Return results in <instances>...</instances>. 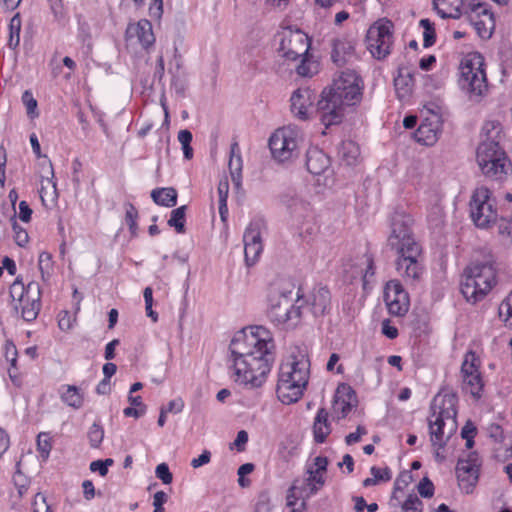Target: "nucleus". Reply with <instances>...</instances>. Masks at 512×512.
<instances>
[{"mask_svg":"<svg viewBox=\"0 0 512 512\" xmlns=\"http://www.w3.org/2000/svg\"><path fill=\"white\" fill-rule=\"evenodd\" d=\"M104 438V429L98 423H93L88 431V439L92 448H98Z\"/></svg>","mask_w":512,"mask_h":512,"instance_id":"nucleus-45","label":"nucleus"},{"mask_svg":"<svg viewBox=\"0 0 512 512\" xmlns=\"http://www.w3.org/2000/svg\"><path fill=\"white\" fill-rule=\"evenodd\" d=\"M32 512H54V510L48 504L46 496L42 493H37L33 498Z\"/></svg>","mask_w":512,"mask_h":512,"instance_id":"nucleus-50","label":"nucleus"},{"mask_svg":"<svg viewBox=\"0 0 512 512\" xmlns=\"http://www.w3.org/2000/svg\"><path fill=\"white\" fill-rule=\"evenodd\" d=\"M328 412L321 408L318 410L313 423L314 440L317 443H324L327 436L331 433V426L328 421Z\"/></svg>","mask_w":512,"mask_h":512,"instance_id":"nucleus-29","label":"nucleus"},{"mask_svg":"<svg viewBox=\"0 0 512 512\" xmlns=\"http://www.w3.org/2000/svg\"><path fill=\"white\" fill-rule=\"evenodd\" d=\"M316 100V93L308 88H299L291 96V111L300 120L309 119V109Z\"/></svg>","mask_w":512,"mask_h":512,"instance_id":"nucleus-20","label":"nucleus"},{"mask_svg":"<svg viewBox=\"0 0 512 512\" xmlns=\"http://www.w3.org/2000/svg\"><path fill=\"white\" fill-rule=\"evenodd\" d=\"M499 316L508 325L512 326V294H510L499 306Z\"/></svg>","mask_w":512,"mask_h":512,"instance_id":"nucleus-51","label":"nucleus"},{"mask_svg":"<svg viewBox=\"0 0 512 512\" xmlns=\"http://www.w3.org/2000/svg\"><path fill=\"white\" fill-rule=\"evenodd\" d=\"M440 133V118L437 115H434L433 119L426 118L425 120H423V122L416 130L415 138L417 142L430 146L437 141Z\"/></svg>","mask_w":512,"mask_h":512,"instance_id":"nucleus-21","label":"nucleus"},{"mask_svg":"<svg viewBox=\"0 0 512 512\" xmlns=\"http://www.w3.org/2000/svg\"><path fill=\"white\" fill-rule=\"evenodd\" d=\"M331 309V293L327 287H315L309 294L307 299H304V317L307 312H311L313 317L324 316L329 313Z\"/></svg>","mask_w":512,"mask_h":512,"instance_id":"nucleus-19","label":"nucleus"},{"mask_svg":"<svg viewBox=\"0 0 512 512\" xmlns=\"http://www.w3.org/2000/svg\"><path fill=\"white\" fill-rule=\"evenodd\" d=\"M338 156L347 166H353L360 156L359 146L351 140L342 141L338 148Z\"/></svg>","mask_w":512,"mask_h":512,"instance_id":"nucleus-32","label":"nucleus"},{"mask_svg":"<svg viewBox=\"0 0 512 512\" xmlns=\"http://www.w3.org/2000/svg\"><path fill=\"white\" fill-rule=\"evenodd\" d=\"M304 498L305 489L300 486V480H295L287 494V506L292 508V512H303L306 507Z\"/></svg>","mask_w":512,"mask_h":512,"instance_id":"nucleus-30","label":"nucleus"},{"mask_svg":"<svg viewBox=\"0 0 512 512\" xmlns=\"http://www.w3.org/2000/svg\"><path fill=\"white\" fill-rule=\"evenodd\" d=\"M280 39L279 53L288 61H297L310 49L309 37L299 29L283 28L278 33Z\"/></svg>","mask_w":512,"mask_h":512,"instance_id":"nucleus-13","label":"nucleus"},{"mask_svg":"<svg viewBox=\"0 0 512 512\" xmlns=\"http://www.w3.org/2000/svg\"><path fill=\"white\" fill-rule=\"evenodd\" d=\"M58 326L63 331H67L72 327V320L67 311H62L59 314Z\"/></svg>","mask_w":512,"mask_h":512,"instance_id":"nucleus-64","label":"nucleus"},{"mask_svg":"<svg viewBox=\"0 0 512 512\" xmlns=\"http://www.w3.org/2000/svg\"><path fill=\"white\" fill-rule=\"evenodd\" d=\"M114 464V460L107 458L105 460H96L90 463V470L92 472H98L102 477L108 473V467Z\"/></svg>","mask_w":512,"mask_h":512,"instance_id":"nucleus-52","label":"nucleus"},{"mask_svg":"<svg viewBox=\"0 0 512 512\" xmlns=\"http://www.w3.org/2000/svg\"><path fill=\"white\" fill-rule=\"evenodd\" d=\"M384 301L389 313L394 316H402L408 311V294L398 280L387 282L384 290Z\"/></svg>","mask_w":512,"mask_h":512,"instance_id":"nucleus-17","label":"nucleus"},{"mask_svg":"<svg viewBox=\"0 0 512 512\" xmlns=\"http://www.w3.org/2000/svg\"><path fill=\"white\" fill-rule=\"evenodd\" d=\"M21 18L19 13L15 14L9 23V41L11 48H16L20 42Z\"/></svg>","mask_w":512,"mask_h":512,"instance_id":"nucleus-41","label":"nucleus"},{"mask_svg":"<svg viewBox=\"0 0 512 512\" xmlns=\"http://www.w3.org/2000/svg\"><path fill=\"white\" fill-rule=\"evenodd\" d=\"M307 478L300 480V486L305 489V496L316 494L325 484L324 473L314 471L313 467L307 469Z\"/></svg>","mask_w":512,"mask_h":512,"instance_id":"nucleus-31","label":"nucleus"},{"mask_svg":"<svg viewBox=\"0 0 512 512\" xmlns=\"http://www.w3.org/2000/svg\"><path fill=\"white\" fill-rule=\"evenodd\" d=\"M217 191L219 196L220 218L222 222H226L228 217L227 198L229 193V182L226 177L219 181Z\"/></svg>","mask_w":512,"mask_h":512,"instance_id":"nucleus-36","label":"nucleus"},{"mask_svg":"<svg viewBox=\"0 0 512 512\" xmlns=\"http://www.w3.org/2000/svg\"><path fill=\"white\" fill-rule=\"evenodd\" d=\"M481 461L477 452H469L466 457L459 458L456 465V477L459 488L469 494L473 491L479 479Z\"/></svg>","mask_w":512,"mask_h":512,"instance_id":"nucleus-14","label":"nucleus"},{"mask_svg":"<svg viewBox=\"0 0 512 512\" xmlns=\"http://www.w3.org/2000/svg\"><path fill=\"white\" fill-rule=\"evenodd\" d=\"M63 389L64 391L61 392V400L74 409L81 408L84 397L80 389L74 385L63 386Z\"/></svg>","mask_w":512,"mask_h":512,"instance_id":"nucleus-35","label":"nucleus"},{"mask_svg":"<svg viewBox=\"0 0 512 512\" xmlns=\"http://www.w3.org/2000/svg\"><path fill=\"white\" fill-rule=\"evenodd\" d=\"M168 500V495L164 491H158L153 496V512H164L163 504Z\"/></svg>","mask_w":512,"mask_h":512,"instance_id":"nucleus-60","label":"nucleus"},{"mask_svg":"<svg viewBox=\"0 0 512 512\" xmlns=\"http://www.w3.org/2000/svg\"><path fill=\"white\" fill-rule=\"evenodd\" d=\"M480 373L478 370V366L476 365V357L473 352H468L465 355L464 361L461 366V374L462 376L473 375Z\"/></svg>","mask_w":512,"mask_h":512,"instance_id":"nucleus-47","label":"nucleus"},{"mask_svg":"<svg viewBox=\"0 0 512 512\" xmlns=\"http://www.w3.org/2000/svg\"><path fill=\"white\" fill-rule=\"evenodd\" d=\"M468 0H433L437 13L442 18L458 19L461 17V7L466 6Z\"/></svg>","mask_w":512,"mask_h":512,"instance_id":"nucleus-26","label":"nucleus"},{"mask_svg":"<svg viewBox=\"0 0 512 512\" xmlns=\"http://www.w3.org/2000/svg\"><path fill=\"white\" fill-rule=\"evenodd\" d=\"M22 101L27 108L28 115H34L37 108V101L30 91L27 90L22 94Z\"/></svg>","mask_w":512,"mask_h":512,"instance_id":"nucleus-59","label":"nucleus"},{"mask_svg":"<svg viewBox=\"0 0 512 512\" xmlns=\"http://www.w3.org/2000/svg\"><path fill=\"white\" fill-rule=\"evenodd\" d=\"M372 476L376 479L377 482L379 481H388L391 479V471L389 468H378L373 466L370 470Z\"/></svg>","mask_w":512,"mask_h":512,"instance_id":"nucleus-61","label":"nucleus"},{"mask_svg":"<svg viewBox=\"0 0 512 512\" xmlns=\"http://www.w3.org/2000/svg\"><path fill=\"white\" fill-rule=\"evenodd\" d=\"M468 15L470 21L475 20H486L488 24L494 26L493 14L487 8V5L481 2L475 3L474 1L468 0L465 7H461V10Z\"/></svg>","mask_w":512,"mask_h":512,"instance_id":"nucleus-28","label":"nucleus"},{"mask_svg":"<svg viewBox=\"0 0 512 512\" xmlns=\"http://www.w3.org/2000/svg\"><path fill=\"white\" fill-rule=\"evenodd\" d=\"M37 449L42 458L47 459L52 449L51 438L46 432H41L37 436Z\"/></svg>","mask_w":512,"mask_h":512,"instance_id":"nucleus-46","label":"nucleus"},{"mask_svg":"<svg viewBox=\"0 0 512 512\" xmlns=\"http://www.w3.org/2000/svg\"><path fill=\"white\" fill-rule=\"evenodd\" d=\"M470 214L479 228H488L497 220V210L488 188L482 186L474 191L470 201Z\"/></svg>","mask_w":512,"mask_h":512,"instance_id":"nucleus-12","label":"nucleus"},{"mask_svg":"<svg viewBox=\"0 0 512 512\" xmlns=\"http://www.w3.org/2000/svg\"><path fill=\"white\" fill-rule=\"evenodd\" d=\"M137 218L138 211L135 206L131 203L125 204V221L129 227V230L133 236L137 234Z\"/></svg>","mask_w":512,"mask_h":512,"instance_id":"nucleus-44","label":"nucleus"},{"mask_svg":"<svg viewBox=\"0 0 512 512\" xmlns=\"http://www.w3.org/2000/svg\"><path fill=\"white\" fill-rule=\"evenodd\" d=\"M298 367H300V355H290L287 360L281 364L278 378H281L282 375L287 372L290 382L294 380L296 381V373L298 374Z\"/></svg>","mask_w":512,"mask_h":512,"instance_id":"nucleus-38","label":"nucleus"},{"mask_svg":"<svg viewBox=\"0 0 512 512\" xmlns=\"http://www.w3.org/2000/svg\"><path fill=\"white\" fill-rule=\"evenodd\" d=\"M16 467L17 469L13 476V483L18 491L19 497L21 498L27 493L30 485V480L20 471V463H17Z\"/></svg>","mask_w":512,"mask_h":512,"instance_id":"nucleus-42","label":"nucleus"},{"mask_svg":"<svg viewBox=\"0 0 512 512\" xmlns=\"http://www.w3.org/2000/svg\"><path fill=\"white\" fill-rule=\"evenodd\" d=\"M463 384L462 388L466 393H469L473 398L480 399L484 383L481 377V373L462 376Z\"/></svg>","mask_w":512,"mask_h":512,"instance_id":"nucleus-34","label":"nucleus"},{"mask_svg":"<svg viewBox=\"0 0 512 512\" xmlns=\"http://www.w3.org/2000/svg\"><path fill=\"white\" fill-rule=\"evenodd\" d=\"M471 23L474 25L476 31H477V34L481 37V38H489L491 36V26L490 28L487 27L488 24V21L486 20H475V21H471Z\"/></svg>","mask_w":512,"mask_h":512,"instance_id":"nucleus-58","label":"nucleus"},{"mask_svg":"<svg viewBox=\"0 0 512 512\" xmlns=\"http://www.w3.org/2000/svg\"><path fill=\"white\" fill-rule=\"evenodd\" d=\"M401 507L403 512H422L423 502L416 494H410Z\"/></svg>","mask_w":512,"mask_h":512,"instance_id":"nucleus-49","label":"nucleus"},{"mask_svg":"<svg viewBox=\"0 0 512 512\" xmlns=\"http://www.w3.org/2000/svg\"><path fill=\"white\" fill-rule=\"evenodd\" d=\"M163 410H167V413L178 414L182 412L184 408V401L181 398H177L168 402L166 407H161Z\"/></svg>","mask_w":512,"mask_h":512,"instance_id":"nucleus-62","label":"nucleus"},{"mask_svg":"<svg viewBox=\"0 0 512 512\" xmlns=\"http://www.w3.org/2000/svg\"><path fill=\"white\" fill-rule=\"evenodd\" d=\"M496 283V269L492 261L474 262L467 266L461 280V292L471 303L481 301Z\"/></svg>","mask_w":512,"mask_h":512,"instance_id":"nucleus-6","label":"nucleus"},{"mask_svg":"<svg viewBox=\"0 0 512 512\" xmlns=\"http://www.w3.org/2000/svg\"><path fill=\"white\" fill-rule=\"evenodd\" d=\"M126 36H136L138 38L139 43L143 46V48H148L152 46L155 42L152 24L150 21L146 19H142L138 21L136 24L128 25L126 29Z\"/></svg>","mask_w":512,"mask_h":512,"instance_id":"nucleus-22","label":"nucleus"},{"mask_svg":"<svg viewBox=\"0 0 512 512\" xmlns=\"http://www.w3.org/2000/svg\"><path fill=\"white\" fill-rule=\"evenodd\" d=\"M329 164V158L323 151L316 148L308 150L306 166L311 174H322L329 167Z\"/></svg>","mask_w":512,"mask_h":512,"instance_id":"nucleus-27","label":"nucleus"},{"mask_svg":"<svg viewBox=\"0 0 512 512\" xmlns=\"http://www.w3.org/2000/svg\"><path fill=\"white\" fill-rule=\"evenodd\" d=\"M272 509L271 498L267 492H261L255 503V512H270Z\"/></svg>","mask_w":512,"mask_h":512,"instance_id":"nucleus-53","label":"nucleus"},{"mask_svg":"<svg viewBox=\"0 0 512 512\" xmlns=\"http://www.w3.org/2000/svg\"><path fill=\"white\" fill-rule=\"evenodd\" d=\"M297 140L290 129H278L269 139L272 156L279 162H286L297 154Z\"/></svg>","mask_w":512,"mask_h":512,"instance_id":"nucleus-15","label":"nucleus"},{"mask_svg":"<svg viewBox=\"0 0 512 512\" xmlns=\"http://www.w3.org/2000/svg\"><path fill=\"white\" fill-rule=\"evenodd\" d=\"M151 197L156 204L165 207H174L177 203V191L172 187L154 189Z\"/></svg>","mask_w":512,"mask_h":512,"instance_id":"nucleus-33","label":"nucleus"},{"mask_svg":"<svg viewBox=\"0 0 512 512\" xmlns=\"http://www.w3.org/2000/svg\"><path fill=\"white\" fill-rule=\"evenodd\" d=\"M418 492L422 497H432L434 494L433 483L428 478H423L418 484Z\"/></svg>","mask_w":512,"mask_h":512,"instance_id":"nucleus-56","label":"nucleus"},{"mask_svg":"<svg viewBox=\"0 0 512 512\" xmlns=\"http://www.w3.org/2000/svg\"><path fill=\"white\" fill-rule=\"evenodd\" d=\"M503 139L500 123H484L476 150V161L481 172L489 179L502 181L512 173V163L501 146Z\"/></svg>","mask_w":512,"mask_h":512,"instance_id":"nucleus-3","label":"nucleus"},{"mask_svg":"<svg viewBox=\"0 0 512 512\" xmlns=\"http://www.w3.org/2000/svg\"><path fill=\"white\" fill-rule=\"evenodd\" d=\"M394 86L397 97L400 100L407 99L413 90L414 79L412 71L406 66L398 68V74L394 79Z\"/></svg>","mask_w":512,"mask_h":512,"instance_id":"nucleus-23","label":"nucleus"},{"mask_svg":"<svg viewBox=\"0 0 512 512\" xmlns=\"http://www.w3.org/2000/svg\"><path fill=\"white\" fill-rule=\"evenodd\" d=\"M10 297L14 309L21 310V317L31 322L35 320L41 309V289L38 282L31 281L27 286L18 278L10 286Z\"/></svg>","mask_w":512,"mask_h":512,"instance_id":"nucleus-7","label":"nucleus"},{"mask_svg":"<svg viewBox=\"0 0 512 512\" xmlns=\"http://www.w3.org/2000/svg\"><path fill=\"white\" fill-rule=\"evenodd\" d=\"M345 107L338 99H334V95L327 89L322 91L321 98L317 102V112L325 128L338 125L343 121Z\"/></svg>","mask_w":512,"mask_h":512,"instance_id":"nucleus-16","label":"nucleus"},{"mask_svg":"<svg viewBox=\"0 0 512 512\" xmlns=\"http://www.w3.org/2000/svg\"><path fill=\"white\" fill-rule=\"evenodd\" d=\"M355 44L347 38H338L333 41L331 58L338 66L343 65L354 54Z\"/></svg>","mask_w":512,"mask_h":512,"instance_id":"nucleus-25","label":"nucleus"},{"mask_svg":"<svg viewBox=\"0 0 512 512\" xmlns=\"http://www.w3.org/2000/svg\"><path fill=\"white\" fill-rule=\"evenodd\" d=\"M420 26L423 31V45L425 48L432 46L436 40V34L433 23L429 19H421Z\"/></svg>","mask_w":512,"mask_h":512,"instance_id":"nucleus-43","label":"nucleus"},{"mask_svg":"<svg viewBox=\"0 0 512 512\" xmlns=\"http://www.w3.org/2000/svg\"><path fill=\"white\" fill-rule=\"evenodd\" d=\"M228 168L230 171L231 181L235 188L239 190L242 186L243 162L237 142L231 144Z\"/></svg>","mask_w":512,"mask_h":512,"instance_id":"nucleus-24","label":"nucleus"},{"mask_svg":"<svg viewBox=\"0 0 512 512\" xmlns=\"http://www.w3.org/2000/svg\"><path fill=\"white\" fill-rule=\"evenodd\" d=\"M248 442V433L245 430H241L237 433L236 439L230 445V449L234 447L239 452H243L245 450L246 444Z\"/></svg>","mask_w":512,"mask_h":512,"instance_id":"nucleus-57","label":"nucleus"},{"mask_svg":"<svg viewBox=\"0 0 512 512\" xmlns=\"http://www.w3.org/2000/svg\"><path fill=\"white\" fill-rule=\"evenodd\" d=\"M309 367L308 358L305 355H300V367H298V374L296 373V381L290 382L287 372L278 378L276 393L283 404L295 403L302 397L309 380Z\"/></svg>","mask_w":512,"mask_h":512,"instance_id":"nucleus-9","label":"nucleus"},{"mask_svg":"<svg viewBox=\"0 0 512 512\" xmlns=\"http://www.w3.org/2000/svg\"><path fill=\"white\" fill-rule=\"evenodd\" d=\"M393 28V23L387 19H379L369 27L365 42L375 59H385L391 53Z\"/></svg>","mask_w":512,"mask_h":512,"instance_id":"nucleus-10","label":"nucleus"},{"mask_svg":"<svg viewBox=\"0 0 512 512\" xmlns=\"http://www.w3.org/2000/svg\"><path fill=\"white\" fill-rule=\"evenodd\" d=\"M457 397L454 394L436 396L432 402L429 418L430 439L434 447L442 448L455 432Z\"/></svg>","mask_w":512,"mask_h":512,"instance_id":"nucleus-5","label":"nucleus"},{"mask_svg":"<svg viewBox=\"0 0 512 512\" xmlns=\"http://www.w3.org/2000/svg\"><path fill=\"white\" fill-rule=\"evenodd\" d=\"M460 87L468 93L482 95L487 90L484 58L480 53L468 54L460 64Z\"/></svg>","mask_w":512,"mask_h":512,"instance_id":"nucleus-8","label":"nucleus"},{"mask_svg":"<svg viewBox=\"0 0 512 512\" xmlns=\"http://www.w3.org/2000/svg\"><path fill=\"white\" fill-rule=\"evenodd\" d=\"M38 268L41 273V278L43 282H47L52 274L53 270V261L52 256L48 252H41L38 258Z\"/></svg>","mask_w":512,"mask_h":512,"instance_id":"nucleus-39","label":"nucleus"},{"mask_svg":"<svg viewBox=\"0 0 512 512\" xmlns=\"http://www.w3.org/2000/svg\"><path fill=\"white\" fill-rule=\"evenodd\" d=\"M11 221H12V229H13V232H14L15 242L20 247H24L28 243V241H29L28 233H27V231L24 228H22L17 223L15 214L11 217Z\"/></svg>","mask_w":512,"mask_h":512,"instance_id":"nucleus-48","label":"nucleus"},{"mask_svg":"<svg viewBox=\"0 0 512 512\" xmlns=\"http://www.w3.org/2000/svg\"><path fill=\"white\" fill-rule=\"evenodd\" d=\"M155 474L164 484H170L173 480L172 473L166 463L159 464L156 467Z\"/></svg>","mask_w":512,"mask_h":512,"instance_id":"nucleus-54","label":"nucleus"},{"mask_svg":"<svg viewBox=\"0 0 512 512\" xmlns=\"http://www.w3.org/2000/svg\"><path fill=\"white\" fill-rule=\"evenodd\" d=\"M32 209L29 207L26 201L19 203V218L23 222H29L31 220Z\"/></svg>","mask_w":512,"mask_h":512,"instance_id":"nucleus-63","label":"nucleus"},{"mask_svg":"<svg viewBox=\"0 0 512 512\" xmlns=\"http://www.w3.org/2000/svg\"><path fill=\"white\" fill-rule=\"evenodd\" d=\"M274 349L271 333L265 327L238 331L229 345L235 381L252 388L262 386L275 360Z\"/></svg>","mask_w":512,"mask_h":512,"instance_id":"nucleus-1","label":"nucleus"},{"mask_svg":"<svg viewBox=\"0 0 512 512\" xmlns=\"http://www.w3.org/2000/svg\"><path fill=\"white\" fill-rule=\"evenodd\" d=\"M4 353L6 360L10 362L12 368H15L17 362V349L13 342L6 341L4 345Z\"/></svg>","mask_w":512,"mask_h":512,"instance_id":"nucleus-55","label":"nucleus"},{"mask_svg":"<svg viewBox=\"0 0 512 512\" xmlns=\"http://www.w3.org/2000/svg\"><path fill=\"white\" fill-rule=\"evenodd\" d=\"M413 222L409 214L396 211L391 219V233L388 237V246L397 254L396 270L410 285L418 282L423 273L418 260L421 246L414 238Z\"/></svg>","mask_w":512,"mask_h":512,"instance_id":"nucleus-2","label":"nucleus"},{"mask_svg":"<svg viewBox=\"0 0 512 512\" xmlns=\"http://www.w3.org/2000/svg\"><path fill=\"white\" fill-rule=\"evenodd\" d=\"M260 230L261 222L253 221L244 232V254L247 266L254 265L263 250Z\"/></svg>","mask_w":512,"mask_h":512,"instance_id":"nucleus-18","label":"nucleus"},{"mask_svg":"<svg viewBox=\"0 0 512 512\" xmlns=\"http://www.w3.org/2000/svg\"><path fill=\"white\" fill-rule=\"evenodd\" d=\"M300 60V64L296 67L298 75L303 77H312L318 72V63L313 59L309 52L300 57Z\"/></svg>","mask_w":512,"mask_h":512,"instance_id":"nucleus-37","label":"nucleus"},{"mask_svg":"<svg viewBox=\"0 0 512 512\" xmlns=\"http://www.w3.org/2000/svg\"><path fill=\"white\" fill-rule=\"evenodd\" d=\"M362 80L355 71L342 72L327 88L346 107L355 106L362 99Z\"/></svg>","mask_w":512,"mask_h":512,"instance_id":"nucleus-11","label":"nucleus"},{"mask_svg":"<svg viewBox=\"0 0 512 512\" xmlns=\"http://www.w3.org/2000/svg\"><path fill=\"white\" fill-rule=\"evenodd\" d=\"M268 317L277 325L296 327L304 319V298L291 283L273 284L268 293Z\"/></svg>","mask_w":512,"mask_h":512,"instance_id":"nucleus-4","label":"nucleus"},{"mask_svg":"<svg viewBox=\"0 0 512 512\" xmlns=\"http://www.w3.org/2000/svg\"><path fill=\"white\" fill-rule=\"evenodd\" d=\"M185 213V205L180 206L171 212L170 219L168 220V225L174 227L177 233L185 232Z\"/></svg>","mask_w":512,"mask_h":512,"instance_id":"nucleus-40","label":"nucleus"}]
</instances>
